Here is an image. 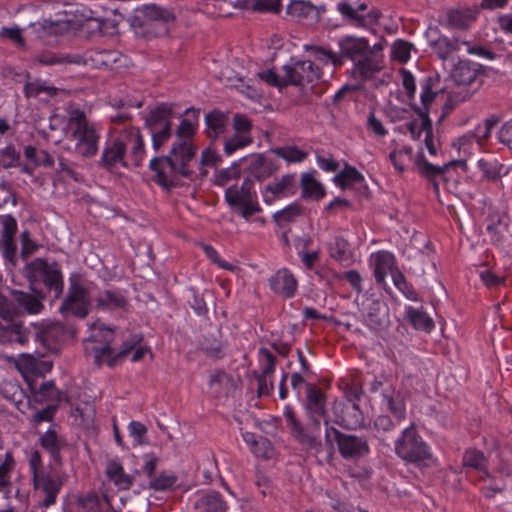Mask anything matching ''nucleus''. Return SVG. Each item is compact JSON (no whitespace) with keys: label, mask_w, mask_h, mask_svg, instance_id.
Here are the masks:
<instances>
[{"label":"nucleus","mask_w":512,"mask_h":512,"mask_svg":"<svg viewBox=\"0 0 512 512\" xmlns=\"http://www.w3.org/2000/svg\"><path fill=\"white\" fill-rule=\"evenodd\" d=\"M199 114V109H186L187 118L182 119L177 127V140L172 144L169 154L150 160L149 168L154 172L153 180L167 191L180 186L182 178L192 179L194 175L190 162L197 154V147L192 140L196 134Z\"/></svg>","instance_id":"1"},{"label":"nucleus","mask_w":512,"mask_h":512,"mask_svg":"<svg viewBox=\"0 0 512 512\" xmlns=\"http://www.w3.org/2000/svg\"><path fill=\"white\" fill-rule=\"evenodd\" d=\"M338 46L339 53L317 45H305V50L316 60L323 64L331 63L336 68L343 66L346 59L351 60L354 63L353 75L361 80L370 79L379 71L371 58L372 49L367 39L346 35L339 39Z\"/></svg>","instance_id":"2"},{"label":"nucleus","mask_w":512,"mask_h":512,"mask_svg":"<svg viewBox=\"0 0 512 512\" xmlns=\"http://www.w3.org/2000/svg\"><path fill=\"white\" fill-rule=\"evenodd\" d=\"M325 424V443L333 454L335 443L340 456L345 460L357 461L370 454L368 438L364 434L342 432L334 426H330L327 419Z\"/></svg>","instance_id":"3"},{"label":"nucleus","mask_w":512,"mask_h":512,"mask_svg":"<svg viewBox=\"0 0 512 512\" xmlns=\"http://www.w3.org/2000/svg\"><path fill=\"white\" fill-rule=\"evenodd\" d=\"M394 452L403 462L416 467L426 465L432 459L429 445L414 425L405 428L400 437L396 439Z\"/></svg>","instance_id":"4"},{"label":"nucleus","mask_w":512,"mask_h":512,"mask_svg":"<svg viewBox=\"0 0 512 512\" xmlns=\"http://www.w3.org/2000/svg\"><path fill=\"white\" fill-rule=\"evenodd\" d=\"M173 20L174 15L169 10L149 4L137 10L132 26L144 36L160 37L168 34L167 23Z\"/></svg>","instance_id":"5"},{"label":"nucleus","mask_w":512,"mask_h":512,"mask_svg":"<svg viewBox=\"0 0 512 512\" xmlns=\"http://www.w3.org/2000/svg\"><path fill=\"white\" fill-rule=\"evenodd\" d=\"M71 138L76 141L75 151L84 158H92L97 154L100 135L96 128L89 123L81 110L72 112L69 119Z\"/></svg>","instance_id":"6"},{"label":"nucleus","mask_w":512,"mask_h":512,"mask_svg":"<svg viewBox=\"0 0 512 512\" xmlns=\"http://www.w3.org/2000/svg\"><path fill=\"white\" fill-rule=\"evenodd\" d=\"M91 311V298L88 288L80 283V276L72 274L69 277V287L63 299L59 312L64 318L70 316L84 319Z\"/></svg>","instance_id":"7"},{"label":"nucleus","mask_w":512,"mask_h":512,"mask_svg":"<svg viewBox=\"0 0 512 512\" xmlns=\"http://www.w3.org/2000/svg\"><path fill=\"white\" fill-rule=\"evenodd\" d=\"M30 285L42 283L48 291L58 299L63 294L64 282L62 271L57 262L49 263L42 258H36L27 265Z\"/></svg>","instance_id":"8"},{"label":"nucleus","mask_w":512,"mask_h":512,"mask_svg":"<svg viewBox=\"0 0 512 512\" xmlns=\"http://www.w3.org/2000/svg\"><path fill=\"white\" fill-rule=\"evenodd\" d=\"M305 410L308 419V429L312 436L316 437L319 453L323 451L321 439V419L327 415L326 395L315 384H306Z\"/></svg>","instance_id":"9"},{"label":"nucleus","mask_w":512,"mask_h":512,"mask_svg":"<svg viewBox=\"0 0 512 512\" xmlns=\"http://www.w3.org/2000/svg\"><path fill=\"white\" fill-rule=\"evenodd\" d=\"M172 107L162 103L145 116V127L152 137L153 148L157 151L172 135Z\"/></svg>","instance_id":"10"},{"label":"nucleus","mask_w":512,"mask_h":512,"mask_svg":"<svg viewBox=\"0 0 512 512\" xmlns=\"http://www.w3.org/2000/svg\"><path fill=\"white\" fill-rule=\"evenodd\" d=\"M126 152L127 142L122 136L108 140L98 161L99 167L111 173L117 172L120 167L127 168Z\"/></svg>","instance_id":"11"},{"label":"nucleus","mask_w":512,"mask_h":512,"mask_svg":"<svg viewBox=\"0 0 512 512\" xmlns=\"http://www.w3.org/2000/svg\"><path fill=\"white\" fill-rule=\"evenodd\" d=\"M286 74V83L292 86H304L320 79L321 70L310 60L291 59L289 64L283 66Z\"/></svg>","instance_id":"12"},{"label":"nucleus","mask_w":512,"mask_h":512,"mask_svg":"<svg viewBox=\"0 0 512 512\" xmlns=\"http://www.w3.org/2000/svg\"><path fill=\"white\" fill-rule=\"evenodd\" d=\"M284 417L291 435L301 446L302 450L317 457L320 454L316 447L318 442L316 437L312 436L308 429V423L306 425L302 424L301 421L296 418L293 408L289 405L284 408Z\"/></svg>","instance_id":"13"},{"label":"nucleus","mask_w":512,"mask_h":512,"mask_svg":"<svg viewBox=\"0 0 512 512\" xmlns=\"http://www.w3.org/2000/svg\"><path fill=\"white\" fill-rule=\"evenodd\" d=\"M225 200L230 208L236 209L239 215L246 220L262 210L257 202L256 194L244 192L243 188H238V185H232L226 189Z\"/></svg>","instance_id":"14"},{"label":"nucleus","mask_w":512,"mask_h":512,"mask_svg":"<svg viewBox=\"0 0 512 512\" xmlns=\"http://www.w3.org/2000/svg\"><path fill=\"white\" fill-rule=\"evenodd\" d=\"M367 5L365 3L352 5L348 1H342L337 4V10L342 15L344 20L355 27H367L371 20L378 17L377 13L367 12Z\"/></svg>","instance_id":"15"},{"label":"nucleus","mask_w":512,"mask_h":512,"mask_svg":"<svg viewBox=\"0 0 512 512\" xmlns=\"http://www.w3.org/2000/svg\"><path fill=\"white\" fill-rule=\"evenodd\" d=\"M0 223L2 225L0 248L3 250V257L14 264L17 252V246L14 240L17 232L16 219L8 214L0 217Z\"/></svg>","instance_id":"16"},{"label":"nucleus","mask_w":512,"mask_h":512,"mask_svg":"<svg viewBox=\"0 0 512 512\" xmlns=\"http://www.w3.org/2000/svg\"><path fill=\"white\" fill-rule=\"evenodd\" d=\"M482 75V65L468 60H460L451 72V78L459 86H471Z\"/></svg>","instance_id":"17"},{"label":"nucleus","mask_w":512,"mask_h":512,"mask_svg":"<svg viewBox=\"0 0 512 512\" xmlns=\"http://www.w3.org/2000/svg\"><path fill=\"white\" fill-rule=\"evenodd\" d=\"M240 161L247 163L246 172L258 181L269 178L277 170L274 162L263 154H252L249 157L242 158Z\"/></svg>","instance_id":"18"},{"label":"nucleus","mask_w":512,"mask_h":512,"mask_svg":"<svg viewBox=\"0 0 512 512\" xmlns=\"http://www.w3.org/2000/svg\"><path fill=\"white\" fill-rule=\"evenodd\" d=\"M295 192V174H286L277 182L269 183L265 186L263 198L267 204H271L277 198L293 195Z\"/></svg>","instance_id":"19"},{"label":"nucleus","mask_w":512,"mask_h":512,"mask_svg":"<svg viewBox=\"0 0 512 512\" xmlns=\"http://www.w3.org/2000/svg\"><path fill=\"white\" fill-rule=\"evenodd\" d=\"M34 484L35 487L41 489L45 493L42 505L50 507L55 504L57 495L62 486V482L57 476H52L46 472L35 473Z\"/></svg>","instance_id":"20"},{"label":"nucleus","mask_w":512,"mask_h":512,"mask_svg":"<svg viewBox=\"0 0 512 512\" xmlns=\"http://www.w3.org/2000/svg\"><path fill=\"white\" fill-rule=\"evenodd\" d=\"M125 57L117 50H95L88 54L84 62L89 61L97 69H118L122 66Z\"/></svg>","instance_id":"21"},{"label":"nucleus","mask_w":512,"mask_h":512,"mask_svg":"<svg viewBox=\"0 0 512 512\" xmlns=\"http://www.w3.org/2000/svg\"><path fill=\"white\" fill-rule=\"evenodd\" d=\"M29 390L33 395V401L36 403L60 402L63 393L55 386L53 380L43 382L39 387L36 386L34 379L25 376Z\"/></svg>","instance_id":"22"},{"label":"nucleus","mask_w":512,"mask_h":512,"mask_svg":"<svg viewBox=\"0 0 512 512\" xmlns=\"http://www.w3.org/2000/svg\"><path fill=\"white\" fill-rule=\"evenodd\" d=\"M41 447L46 450L57 467L63 465L61 451L68 444L64 437L59 436L54 429H48L39 439Z\"/></svg>","instance_id":"23"},{"label":"nucleus","mask_w":512,"mask_h":512,"mask_svg":"<svg viewBox=\"0 0 512 512\" xmlns=\"http://www.w3.org/2000/svg\"><path fill=\"white\" fill-rule=\"evenodd\" d=\"M96 306L101 310H126L129 300L126 295L117 289H106L95 298Z\"/></svg>","instance_id":"24"},{"label":"nucleus","mask_w":512,"mask_h":512,"mask_svg":"<svg viewBox=\"0 0 512 512\" xmlns=\"http://www.w3.org/2000/svg\"><path fill=\"white\" fill-rule=\"evenodd\" d=\"M341 413L336 415L335 423L347 430L360 427L364 422V415L358 403H341Z\"/></svg>","instance_id":"25"},{"label":"nucleus","mask_w":512,"mask_h":512,"mask_svg":"<svg viewBox=\"0 0 512 512\" xmlns=\"http://www.w3.org/2000/svg\"><path fill=\"white\" fill-rule=\"evenodd\" d=\"M31 287L34 294L20 290H11V296L19 308L23 309L29 314H37L44 308L42 304L44 295L41 291L36 290L34 286Z\"/></svg>","instance_id":"26"},{"label":"nucleus","mask_w":512,"mask_h":512,"mask_svg":"<svg viewBox=\"0 0 512 512\" xmlns=\"http://www.w3.org/2000/svg\"><path fill=\"white\" fill-rule=\"evenodd\" d=\"M229 123V114L214 109L205 115L206 134L211 141L224 134Z\"/></svg>","instance_id":"27"},{"label":"nucleus","mask_w":512,"mask_h":512,"mask_svg":"<svg viewBox=\"0 0 512 512\" xmlns=\"http://www.w3.org/2000/svg\"><path fill=\"white\" fill-rule=\"evenodd\" d=\"M269 283L275 293L282 294L286 298L293 297L297 289V281L287 269L279 270Z\"/></svg>","instance_id":"28"},{"label":"nucleus","mask_w":512,"mask_h":512,"mask_svg":"<svg viewBox=\"0 0 512 512\" xmlns=\"http://www.w3.org/2000/svg\"><path fill=\"white\" fill-rule=\"evenodd\" d=\"M327 249L330 258L336 262L344 266H347L352 262L354 254L350 243L342 236H335L331 241H329Z\"/></svg>","instance_id":"29"},{"label":"nucleus","mask_w":512,"mask_h":512,"mask_svg":"<svg viewBox=\"0 0 512 512\" xmlns=\"http://www.w3.org/2000/svg\"><path fill=\"white\" fill-rule=\"evenodd\" d=\"M388 318L387 305L379 300H372L367 306L365 321L367 325L374 330L382 328Z\"/></svg>","instance_id":"30"},{"label":"nucleus","mask_w":512,"mask_h":512,"mask_svg":"<svg viewBox=\"0 0 512 512\" xmlns=\"http://www.w3.org/2000/svg\"><path fill=\"white\" fill-rule=\"evenodd\" d=\"M127 142L128 145H132L130 158L135 166H140L145 154L144 141L142 139L139 130L131 127L125 129V133L121 135Z\"/></svg>","instance_id":"31"},{"label":"nucleus","mask_w":512,"mask_h":512,"mask_svg":"<svg viewBox=\"0 0 512 512\" xmlns=\"http://www.w3.org/2000/svg\"><path fill=\"white\" fill-rule=\"evenodd\" d=\"M221 333L219 330H214L203 335L199 341V349L203 351L206 356L211 358L220 359L224 356L223 343L220 339Z\"/></svg>","instance_id":"32"},{"label":"nucleus","mask_w":512,"mask_h":512,"mask_svg":"<svg viewBox=\"0 0 512 512\" xmlns=\"http://www.w3.org/2000/svg\"><path fill=\"white\" fill-rule=\"evenodd\" d=\"M387 409L392 413L398 422L406 417V406L404 398L392 387L385 389L382 393Z\"/></svg>","instance_id":"33"},{"label":"nucleus","mask_w":512,"mask_h":512,"mask_svg":"<svg viewBox=\"0 0 512 512\" xmlns=\"http://www.w3.org/2000/svg\"><path fill=\"white\" fill-rule=\"evenodd\" d=\"M195 507L202 512H226L228 508L221 494L217 491L209 492L200 497L196 501Z\"/></svg>","instance_id":"34"},{"label":"nucleus","mask_w":512,"mask_h":512,"mask_svg":"<svg viewBox=\"0 0 512 512\" xmlns=\"http://www.w3.org/2000/svg\"><path fill=\"white\" fill-rule=\"evenodd\" d=\"M394 255L387 251L378 252L375 259L374 276L378 284H384L387 272L396 269Z\"/></svg>","instance_id":"35"},{"label":"nucleus","mask_w":512,"mask_h":512,"mask_svg":"<svg viewBox=\"0 0 512 512\" xmlns=\"http://www.w3.org/2000/svg\"><path fill=\"white\" fill-rule=\"evenodd\" d=\"M302 198L322 199L325 194L324 186L313 176L312 173H304L301 176Z\"/></svg>","instance_id":"36"},{"label":"nucleus","mask_w":512,"mask_h":512,"mask_svg":"<svg viewBox=\"0 0 512 512\" xmlns=\"http://www.w3.org/2000/svg\"><path fill=\"white\" fill-rule=\"evenodd\" d=\"M411 108L414 112L421 118V123L419 124L417 120H412L407 123V129L409 130L413 139H419L422 132L426 134H430L432 128V121L429 118L428 111L422 110L417 105L411 104Z\"/></svg>","instance_id":"37"},{"label":"nucleus","mask_w":512,"mask_h":512,"mask_svg":"<svg viewBox=\"0 0 512 512\" xmlns=\"http://www.w3.org/2000/svg\"><path fill=\"white\" fill-rule=\"evenodd\" d=\"M425 36L440 59L445 60L449 57V38L439 35L437 27H429Z\"/></svg>","instance_id":"38"},{"label":"nucleus","mask_w":512,"mask_h":512,"mask_svg":"<svg viewBox=\"0 0 512 512\" xmlns=\"http://www.w3.org/2000/svg\"><path fill=\"white\" fill-rule=\"evenodd\" d=\"M78 503L85 512H103L105 508L111 507L110 500L106 495L101 497L96 493L80 497Z\"/></svg>","instance_id":"39"},{"label":"nucleus","mask_w":512,"mask_h":512,"mask_svg":"<svg viewBox=\"0 0 512 512\" xmlns=\"http://www.w3.org/2000/svg\"><path fill=\"white\" fill-rule=\"evenodd\" d=\"M333 181L345 190L352 184L363 182L364 177L355 167L345 164L344 169L334 177Z\"/></svg>","instance_id":"40"},{"label":"nucleus","mask_w":512,"mask_h":512,"mask_svg":"<svg viewBox=\"0 0 512 512\" xmlns=\"http://www.w3.org/2000/svg\"><path fill=\"white\" fill-rule=\"evenodd\" d=\"M415 163L423 176H425L429 180H433L435 179L436 176L441 175L448 167L455 165L457 161H451L448 164L444 165L443 167H439L429 163L425 159L423 152H420L417 155Z\"/></svg>","instance_id":"41"},{"label":"nucleus","mask_w":512,"mask_h":512,"mask_svg":"<svg viewBox=\"0 0 512 512\" xmlns=\"http://www.w3.org/2000/svg\"><path fill=\"white\" fill-rule=\"evenodd\" d=\"M407 318L415 329L430 332L434 328V322L425 312L413 307L407 308Z\"/></svg>","instance_id":"42"},{"label":"nucleus","mask_w":512,"mask_h":512,"mask_svg":"<svg viewBox=\"0 0 512 512\" xmlns=\"http://www.w3.org/2000/svg\"><path fill=\"white\" fill-rule=\"evenodd\" d=\"M178 477L173 473L161 472L148 483V488L155 491L174 490L177 487Z\"/></svg>","instance_id":"43"},{"label":"nucleus","mask_w":512,"mask_h":512,"mask_svg":"<svg viewBox=\"0 0 512 512\" xmlns=\"http://www.w3.org/2000/svg\"><path fill=\"white\" fill-rule=\"evenodd\" d=\"M315 10V6L304 0H292L286 7L287 16L292 19H305Z\"/></svg>","instance_id":"44"},{"label":"nucleus","mask_w":512,"mask_h":512,"mask_svg":"<svg viewBox=\"0 0 512 512\" xmlns=\"http://www.w3.org/2000/svg\"><path fill=\"white\" fill-rule=\"evenodd\" d=\"M45 93L48 96H54L57 94V89L53 86H48L41 80H35L33 82L27 81L24 85V94L26 98H36L40 94Z\"/></svg>","instance_id":"45"},{"label":"nucleus","mask_w":512,"mask_h":512,"mask_svg":"<svg viewBox=\"0 0 512 512\" xmlns=\"http://www.w3.org/2000/svg\"><path fill=\"white\" fill-rule=\"evenodd\" d=\"M94 363L100 367L103 363H107L109 367H113L117 363V357L112 356V349L109 343L102 346H94L91 349Z\"/></svg>","instance_id":"46"},{"label":"nucleus","mask_w":512,"mask_h":512,"mask_svg":"<svg viewBox=\"0 0 512 512\" xmlns=\"http://www.w3.org/2000/svg\"><path fill=\"white\" fill-rule=\"evenodd\" d=\"M303 207L299 203H292L284 209L273 214V220L278 224L294 222L296 217L302 215Z\"/></svg>","instance_id":"47"},{"label":"nucleus","mask_w":512,"mask_h":512,"mask_svg":"<svg viewBox=\"0 0 512 512\" xmlns=\"http://www.w3.org/2000/svg\"><path fill=\"white\" fill-rule=\"evenodd\" d=\"M253 142L252 136H245L234 133L232 136L226 137L224 141V153L227 156L232 155L237 150L250 145Z\"/></svg>","instance_id":"48"},{"label":"nucleus","mask_w":512,"mask_h":512,"mask_svg":"<svg viewBox=\"0 0 512 512\" xmlns=\"http://www.w3.org/2000/svg\"><path fill=\"white\" fill-rule=\"evenodd\" d=\"M39 62L45 65H54V64H60V63H70V64H82L83 63V57L80 55H69V54H42L39 57Z\"/></svg>","instance_id":"49"},{"label":"nucleus","mask_w":512,"mask_h":512,"mask_svg":"<svg viewBox=\"0 0 512 512\" xmlns=\"http://www.w3.org/2000/svg\"><path fill=\"white\" fill-rule=\"evenodd\" d=\"M272 152L288 162H302L307 157V153L296 146L278 147L273 149Z\"/></svg>","instance_id":"50"},{"label":"nucleus","mask_w":512,"mask_h":512,"mask_svg":"<svg viewBox=\"0 0 512 512\" xmlns=\"http://www.w3.org/2000/svg\"><path fill=\"white\" fill-rule=\"evenodd\" d=\"M478 168L488 180H496L500 176L502 165L493 159H480L477 162Z\"/></svg>","instance_id":"51"},{"label":"nucleus","mask_w":512,"mask_h":512,"mask_svg":"<svg viewBox=\"0 0 512 512\" xmlns=\"http://www.w3.org/2000/svg\"><path fill=\"white\" fill-rule=\"evenodd\" d=\"M463 465L476 470H483L485 467V456L479 450L468 449L463 455Z\"/></svg>","instance_id":"52"},{"label":"nucleus","mask_w":512,"mask_h":512,"mask_svg":"<svg viewBox=\"0 0 512 512\" xmlns=\"http://www.w3.org/2000/svg\"><path fill=\"white\" fill-rule=\"evenodd\" d=\"M413 45L405 40L398 39L392 45V57L400 62H407Z\"/></svg>","instance_id":"53"},{"label":"nucleus","mask_w":512,"mask_h":512,"mask_svg":"<svg viewBox=\"0 0 512 512\" xmlns=\"http://www.w3.org/2000/svg\"><path fill=\"white\" fill-rule=\"evenodd\" d=\"M252 452L258 457L270 458L272 454L271 442L266 437H258L257 440L252 442Z\"/></svg>","instance_id":"54"},{"label":"nucleus","mask_w":512,"mask_h":512,"mask_svg":"<svg viewBox=\"0 0 512 512\" xmlns=\"http://www.w3.org/2000/svg\"><path fill=\"white\" fill-rule=\"evenodd\" d=\"M240 175V167L237 162L233 163L231 167L221 169L216 173V184L224 186L233 178H237Z\"/></svg>","instance_id":"55"},{"label":"nucleus","mask_w":512,"mask_h":512,"mask_svg":"<svg viewBox=\"0 0 512 512\" xmlns=\"http://www.w3.org/2000/svg\"><path fill=\"white\" fill-rule=\"evenodd\" d=\"M41 28L43 29L44 33L49 35H62L65 32H68L70 29L69 22L66 21H47L45 20L41 24Z\"/></svg>","instance_id":"56"},{"label":"nucleus","mask_w":512,"mask_h":512,"mask_svg":"<svg viewBox=\"0 0 512 512\" xmlns=\"http://www.w3.org/2000/svg\"><path fill=\"white\" fill-rule=\"evenodd\" d=\"M258 75L261 80L265 81L270 86L277 87L279 89L288 86V83H286L285 73L283 77H279L273 70H265L259 72Z\"/></svg>","instance_id":"57"},{"label":"nucleus","mask_w":512,"mask_h":512,"mask_svg":"<svg viewBox=\"0 0 512 512\" xmlns=\"http://www.w3.org/2000/svg\"><path fill=\"white\" fill-rule=\"evenodd\" d=\"M233 127L236 134L251 136L252 123L249 118L242 114H235L233 117Z\"/></svg>","instance_id":"58"},{"label":"nucleus","mask_w":512,"mask_h":512,"mask_svg":"<svg viewBox=\"0 0 512 512\" xmlns=\"http://www.w3.org/2000/svg\"><path fill=\"white\" fill-rule=\"evenodd\" d=\"M421 103L423 105L422 110L429 112V106L434 101L436 93L432 91V79L426 78L421 84Z\"/></svg>","instance_id":"59"},{"label":"nucleus","mask_w":512,"mask_h":512,"mask_svg":"<svg viewBox=\"0 0 512 512\" xmlns=\"http://www.w3.org/2000/svg\"><path fill=\"white\" fill-rule=\"evenodd\" d=\"M282 5L277 0H255L252 4V10L258 12L280 13Z\"/></svg>","instance_id":"60"},{"label":"nucleus","mask_w":512,"mask_h":512,"mask_svg":"<svg viewBox=\"0 0 512 512\" xmlns=\"http://www.w3.org/2000/svg\"><path fill=\"white\" fill-rule=\"evenodd\" d=\"M56 172L60 174L62 177H67L75 181L80 180L79 173H77L74 170L72 164L68 162L66 159H64L62 156L58 157V168L56 169Z\"/></svg>","instance_id":"61"},{"label":"nucleus","mask_w":512,"mask_h":512,"mask_svg":"<svg viewBox=\"0 0 512 512\" xmlns=\"http://www.w3.org/2000/svg\"><path fill=\"white\" fill-rule=\"evenodd\" d=\"M259 354L263 356L265 360V366L260 375L269 377L275 371L276 357L267 348L264 347L259 349Z\"/></svg>","instance_id":"62"},{"label":"nucleus","mask_w":512,"mask_h":512,"mask_svg":"<svg viewBox=\"0 0 512 512\" xmlns=\"http://www.w3.org/2000/svg\"><path fill=\"white\" fill-rule=\"evenodd\" d=\"M38 360L33 355L30 354H22L18 361V367L21 370H25L28 373L33 375L36 374Z\"/></svg>","instance_id":"63"},{"label":"nucleus","mask_w":512,"mask_h":512,"mask_svg":"<svg viewBox=\"0 0 512 512\" xmlns=\"http://www.w3.org/2000/svg\"><path fill=\"white\" fill-rule=\"evenodd\" d=\"M498 140L512 151V121L502 125L498 132Z\"/></svg>","instance_id":"64"}]
</instances>
